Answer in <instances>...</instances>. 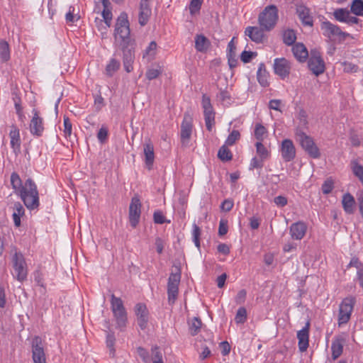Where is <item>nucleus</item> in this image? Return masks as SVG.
Segmentation results:
<instances>
[{"label":"nucleus","instance_id":"50","mask_svg":"<svg viewBox=\"0 0 363 363\" xmlns=\"http://www.w3.org/2000/svg\"><path fill=\"white\" fill-rule=\"evenodd\" d=\"M264 160L262 159L261 157H253L250 164V169H261L263 167V161Z\"/></svg>","mask_w":363,"mask_h":363},{"label":"nucleus","instance_id":"20","mask_svg":"<svg viewBox=\"0 0 363 363\" xmlns=\"http://www.w3.org/2000/svg\"><path fill=\"white\" fill-rule=\"evenodd\" d=\"M281 155L285 162H290L295 158L296 148L291 140L285 139L282 141Z\"/></svg>","mask_w":363,"mask_h":363},{"label":"nucleus","instance_id":"3","mask_svg":"<svg viewBox=\"0 0 363 363\" xmlns=\"http://www.w3.org/2000/svg\"><path fill=\"white\" fill-rule=\"evenodd\" d=\"M278 20V10L275 6H267L258 16V23L267 31L272 30Z\"/></svg>","mask_w":363,"mask_h":363},{"label":"nucleus","instance_id":"6","mask_svg":"<svg viewBox=\"0 0 363 363\" xmlns=\"http://www.w3.org/2000/svg\"><path fill=\"white\" fill-rule=\"evenodd\" d=\"M356 299L354 297L349 296L344 298L339 306L337 323L339 326L346 324L351 318Z\"/></svg>","mask_w":363,"mask_h":363},{"label":"nucleus","instance_id":"18","mask_svg":"<svg viewBox=\"0 0 363 363\" xmlns=\"http://www.w3.org/2000/svg\"><path fill=\"white\" fill-rule=\"evenodd\" d=\"M152 0H140L139 4L138 22L140 26L147 24L152 14L150 2Z\"/></svg>","mask_w":363,"mask_h":363},{"label":"nucleus","instance_id":"32","mask_svg":"<svg viewBox=\"0 0 363 363\" xmlns=\"http://www.w3.org/2000/svg\"><path fill=\"white\" fill-rule=\"evenodd\" d=\"M257 77L259 83L262 86L266 87L269 85L268 72H267L265 66L263 63H261L259 66Z\"/></svg>","mask_w":363,"mask_h":363},{"label":"nucleus","instance_id":"49","mask_svg":"<svg viewBox=\"0 0 363 363\" xmlns=\"http://www.w3.org/2000/svg\"><path fill=\"white\" fill-rule=\"evenodd\" d=\"M240 137V134L238 130H233L231 133L228 135L225 140V144L227 145H233L236 140Z\"/></svg>","mask_w":363,"mask_h":363},{"label":"nucleus","instance_id":"11","mask_svg":"<svg viewBox=\"0 0 363 363\" xmlns=\"http://www.w3.org/2000/svg\"><path fill=\"white\" fill-rule=\"evenodd\" d=\"M193 130V118L191 116L186 113L181 124V143L182 145H188Z\"/></svg>","mask_w":363,"mask_h":363},{"label":"nucleus","instance_id":"35","mask_svg":"<svg viewBox=\"0 0 363 363\" xmlns=\"http://www.w3.org/2000/svg\"><path fill=\"white\" fill-rule=\"evenodd\" d=\"M0 59L4 62L10 59L9 45L4 40H0Z\"/></svg>","mask_w":363,"mask_h":363},{"label":"nucleus","instance_id":"4","mask_svg":"<svg viewBox=\"0 0 363 363\" xmlns=\"http://www.w3.org/2000/svg\"><path fill=\"white\" fill-rule=\"evenodd\" d=\"M111 311L113 314L117 327L123 328L126 326L127 313L121 298L116 297L113 294L111 298Z\"/></svg>","mask_w":363,"mask_h":363},{"label":"nucleus","instance_id":"9","mask_svg":"<svg viewBox=\"0 0 363 363\" xmlns=\"http://www.w3.org/2000/svg\"><path fill=\"white\" fill-rule=\"evenodd\" d=\"M201 104L203 109L206 128L208 131H211L215 124V112L211 105L210 98L206 94H203Z\"/></svg>","mask_w":363,"mask_h":363},{"label":"nucleus","instance_id":"48","mask_svg":"<svg viewBox=\"0 0 363 363\" xmlns=\"http://www.w3.org/2000/svg\"><path fill=\"white\" fill-rule=\"evenodd\" d=\"M200 235H201V230H200L199 227L196 224L194 223L193 225L192 236H193L194 242L198 248L200 247V241H199Z\"/></svg>","mask_w":363,"mask_h":363},{"label":"nucleus","instance_id":"2","mask_svg":"<svg viewBox=\"0 0 363 363\" xmlns=\"http://www.w3.org/2000/svg\"><path fill=\"white\" fill-rule=\"evenodd\" d=\"M116 41L120 44L130 43V28L127 14L123 13L118 18L115 28Z\"/></svg>","mask_w":363,"mask_h":363},{"label":"nucleus","instance_id":"58","mask_svg":"<svg viewBox=\"0 0 363 363\" xmlns=\"http://www.w3.org/2000/svg\"><path fill=\"white\" fill-rule=\"evenodd\" d=\"M352 172L357 177H361L363 176V166L357 162H354L352 165Z\"/></svg>","mask_w":363,"mask_h":363},{"label":"nucleus","instance_id":"1","mask_svg":"<svg viewBox=\"0 0 363 363\" xmlns=\"http://www.w3.org/2000/svg\"><path fill=\"white\" fill-rule=\"evenodd\" d=\"M11 184L14 192L20 196L27 208L33 210L39 206V194L37 186L30 178L23 184L19 175L13 172L11 175Z\"/></svg>","mask_w":363,"mask_h":363},{"label":"nucleus","instance_id":"15","mask_svg":"<svg viewBox=\"0 0 363 363\" xmlns=\"http://www.w3.org/2000/svg\"><path fill=\"white\" fill-rule=\"evenodd\" d=\"M141 203L138 196H134L131 199L129 206V220L133 228H135L139 222L141 213Z\"/></svg>","mask_w":363,"mask_h":363},{"label":"nucleus","instance_id":"33","mask_svg":"<svg viewBox=\"0 0 363 363\" xmlns=\"http://www.w3.org/2000/svg\"><path fill=\"white\" fill-rule=\"evenodd\" d=\"M332 356L333 359L338 358L342 353L343 340L342 338H336L332 342L331 345Z\"/></svg>","mask_w":363,"mask_h":363},{"label":"nucleus","instance_id":"59","mask_svg":"<svg viewBox=\"0 0 363 363\" xmlns=\"http://www.w3.org/2000/svg\"><path fill=\"white\" fill-rule=\"evenodd\" d=\"M233 201L230 199H225L220 205V208L222 211L228 212L230 211L233 207Z\"/></svg>","mask_w":363,"mask_h":363},{"label":"nucleus","instance_id":"7","mask_svg":"<svg viewBox=\"0 0 363 363\" xmlns=\"http://www.w3.org/2000/svg\"><path fill=\"white\" fill-rule=\"evenodd\" d=\"M13 276L19 281L23 282L28 276V266L24 256L21 252H15L12 257Z\"/></svg>","mask_w":363,"mask_h":363},{"label":"nucleus","instance_id":"62","mask_svg":"<svg viewBox=\"0 0 363 363\" xmlns=\"http://www.w3.org/2000/svg\"><path fill=\"white\" fill-rule=\"evenodd\" d=\"M274 203L278 206L283 207L287 204V199L283 196H276L274 199Z\"/></svg>","mask_w":363,"mask_h":363},{"label":"nucleus","instance_id":"14","mask_svg":"<svg viewBox=\"0 0 363 363\" xmlns=\"http://www.w3.org/2000/svg\"><path fill=\"white\" fill-rule=\"evenodd\" d=\"M308 67L316 76L324 72L325 63L318 51H311V57L308 60Z\"/></svg>","mask_w":363,"mask_h":363},{"label":"nucleus","instance_id":"36","mask_svg":"<svg viewBox=\"0 0 363 363\" xmlns=\"http://www.w3.org/2000/svg\"><path fill=\"white\" fill-rule=\"evenodd\" d=\"M350 11L347 9H337L333 12L335 18L342 23H346Z\"/></svg>","mask_w":363,"mask_h":363},{"label":"nucleus","instance_id":"38","mask_svg":"<svg viewBox=\"0 0 363 363\" xmlns=\"http://www.w3.org/2000/svg\"><path fill=\"white\" fill-rule=\"evenodd\" d=\"M218 157L222 161H229L232 159V153L227 147V145L225 144L220 147Z\"/></svg>","mask_w":363,"mask_h":363},{"label":"nucleus","instance_id":"31","mask_svg":"<svg viewBox=\"0 0 363 363\" xmlns=\"http://www.w3.org/2000/svg\"><path fill=\"white\" fill-rule=\"evenodd\" d=\"M121 62L119 60L111 58L105 68V74L109 77H112L120 68Z\"/></svg>","mask_w":363,"mask_h":363},{"label":"nucleus","instance_id":"37","mask_svg":"<svg viewBox=\"0 0 363 363\" xmlns=\"http://www.w3.org/2000/svg\"><path fill=\"white\" fill-rule=\"evenodd\" d=\"M296 40V35L294 30L287 29L283 33V41L287 45H292Z\"/></svg>","mask_w":363,"mask_h":363},{"label":"nucleus","instance_id":"16","mask_svg":"<svg viewBox=\"0 0 363 363\" xmlns=\"http://www.w3.org/2000/svg\"><path fill=\"white\" fill-rule=\"evenodd\" d=\"M266 31L262 26H247L245 30V35L256 43H262L267 38Z\"/></svg>","mask_w":363,"mask_h":363},{"label":"nucleus","instance_id":"54","mask_svg":"<svg viewBox=\"0 0 363 363\" xmlns=\"http://www.w3.org/2000/svg\"><path fill=\"white\" fill-rule=\"evenodd\" d=\"M256 56V53L251 51L244 50L240 55V59L244 63L249 62L253 57Z\"/></svg>","mask_w":363,"mask_h":363},{"label":"nucleus","instance_id":"53","mask_svg":"<svg viewBox=\"0 0 363 363\" xmlns=\"http://www.w3.org/2000/svg\"><path fill=\"white\" fill-rule=\"evenodd\" d=\"M333 182L331 179H327L322 185V191L324 194H330L333 189Z\"/></svg>","mask_w":363,"mask_h":363},{"label":"nucleus","instance_id":"21","mask_svg":"<svg viewBox=\"0 0 363 363\" xmlns=\"http://www.w3.org/2000/svg\"><path fill=\"white\" fill-rule=\"evenodd\" d=\"M138 324L142 330L146 328L148 322V310L145 304L138 303L135 308Z\"/></svg>","mask_w":363,"mask_h":363},{"label":"nucleus","instance_id":"60","mask_svg":"<svg viewBox=\"0 0 363 363\" xmlns=\"http://www.w3.org/2000/svg\"><path fill=\"white\" fill-rule=\"evenodd\" d=\"M246 295L247 292L245 290H240L235 297V302L238 304L243 303L245 302Z\"/></svg>","mask_w":363,"mask_h":363},{"label":"nucleus","instance_id":"63","mask_svg":"<svg viewBox=\"0 0 363 363\" xmlns=\"http://www.w3.org/2000/svg\"><path fill=\"white\" fill-rule=\"evenodd\" d=\"M281 104V100L279 99H272L269 103V107L270 109L280 111L279 106Z\"/></svg>","mask_w":363,"mask_h":363},{"label":"nucleus","instance_id":"22","mask_svg":"<svg viewBox=\"0 0 363 363\" xmlns=\"http://www.w3.org/2000/svg\"><path fill=\"white\" fill-rule=\"evenodd\" d=\"M309 327L310 323L309 322H307L306 325L297 333L298 348L301 352L306 351L308 347Z\"/></svg>","mask_w":363,"mask_h":363},{"label":"nucleus","instance_id":"51","mask_svg":"<svg viewBox=\"0 0 363 363\" xmlns=\"http://www.w3.org/2000/svg\"><path fill=\"white\" fill-rule=\"evenodd\" d=\"M102 16L103 18L104 19L106 24L108 26H110L111 21L112 19V13L109 9V6L104 7V9L102 11Z\"/></svg>","mask_w":363,"mask_h":363},{"label":"nucleus","instance_id":"10","mask_svg":"<svg viewBox=\"0 0 363 363\" xmlns=\"http://www.w3.org/2000/svg\"><path fill=\"white\" fill-rule=\"evenodd\" d=\"M181 274L180 272H172L168 279L167 283V294L168 301L172 304L174 303L177 298L179 291V284L180 282Z\"/></svg>","mask_w":363,"mask_h":363},{"label":"nucleus","instance_id":"24","mask_svg":"<svg viewBox=\"0 0 363 363\" xmlns=\"http://www.w3.org/2000/svg\"><path fill=\"white\" fill-rule=\"evenodd\" d=\"M143 152L145 155V162L149 169L153 165L155 160L154 146L149 140L143 145Z\"/></svg>","mask_w":363,"mask_h":363},{"label":"nucleus","instance_id":"47","mask_svg":"<svg viewBox=\"0 0 363 363\" xmlns=\"http://www.w3.org/2000/svg\"><path fill=\"white\" fill-rule=\"evenodd\" d=\"M203 0H191L189 4V11L191 15L198 13L201 7Z\"/></svg>","mask_w":363,"mask_h":363},{"label":"nucleus","instance_id":"26","mask_svg":"<svg viewBox=\"0 0 363 363\" xmlns=\"http://www.w3.org/2000/svg\"><path fill=\"white\" fill-rule=\"evenodd\" d=\"M234 39L235 38H233V39L228 43V65L230 69H233L237 66L238 60L237 56L235 53L236 46L234 43Z\"/></svg>","mask_w":363,"mask_h":363},{"label":"nucleus","instance_id":"23","mask_svg":"<svg viewBox=\"0 0 363 363\" xmlns=\"http://www.w3.org/2000/svg\"><path fill=\"white\" fill-rule=\"evenodd\" d=\"M306 225L301 221L293 223L290 226V235L295 240H301L306 235Z\"/></svg>","mask_w":363,"mask_h":363},{"label":"nucleus","instance_id":"41","mask_svg":"<svg viewBox=\"0 0 363 363\" xmlns=\"http://www.w3.org/2000/svg\"><path fill=\"white\" fill-rule=\"evenodd\" d=\"M255 136L258 140L257 142H262L267 137V130L261 124H256L255 128Z\"/></svg>","mask_w":363,"mask_h":363},{"label":"nucleus","instance_id":"25","mask_svg":"<svg viewBox=\"0 0 363 363\" xmlns=\"http://www.w3.org/2000/svg\"><path fill=\"white\" fill-rule=\"evenodd\" d=\"M296 13L303 24L309 26H313V18L310 15L309 9L308 8L303 5L298 6L296 8Z\"/></svg>","mask_w":363,"mask_h":363},{"label":"nucleus","instance_id":"19","mask_svg":"<svg viewBox=\"0 0 363 363\" xmlns=\"http://www.w3.org/2000/svg\"><path fill=\"white\" fill-rule=\"evenodd\" d=\"M273 67L274 73L279 75L281 79L286 78L290 73V63L284 57L276 58L274 61Z\"/></svg>","mask_w":363,"mask_h":363},{"label":"nucleus","instance_id":"30","mask_svg":"<svg viewBox=\"0 0 363 363\" xmlns=\"http://www.w3.org/2000/svg\"><path fill=\"white\" fill-rule=\"evenodd\" d=\"M210 45V42L203 35H196L195 37V48L199 52H206Z\"/></svg>","mask_w":363,"mask_h":363},{"label":"nucleus","instance_id":"42","mask_svg":"<svg viewBox=\"0 0 363 363\" xmlns=\"http://www.w3.org/2000/svg\"><path fill=\"white\" fill-rule=\"evenodd\" d=\"M151 355L152 363H164L162 359V353L157 346L152 347Z\"/></svg>","mask_w":363,"mask_h":363},{"label":"nucleus","instance_id":"64","mask_svg":"<svg viewBox=\"0 0 363 363\" xmlns=\"http://www.w3.org/2000/svg\"><path fill=\"white\" fill-rule=\"evenodd\" d=\"M217 249L220 253H222L225 255H227L230 253V247H228V245H226L225 243L219 244L218 245Z\"/></svg>","mask_w":363,"mask_h":363},{"label":"nucleus","instance_id":"52","mask_svg":"<svg viewBox=\"0 0 363 363\" xmlns=\"http://www.w3.org/2000/svg\"><path fill=\"white\" fill-rule=\"evenodd\" d=\"M228 230V220L225 219H220L218 227V235L220 236L225 235Z\"/></svg>","mask_w":363,"mask_h":363},{"label":"nucleus","instance_id":"27","mask_svg":"<svg viewBox=\"0 0 363 363\" xmlns=\"http://www.w3.org/2000/svg\"><path fill=\"white\" fill-rule=\"evenodd\" d=\"M342 204L344 211L347 213L352 214L354 212L355 200L350 194L347 193L343 195Z\"/></svg>","mask_w":363,"mask_h":363},{"label":"nucleus","instance_id":"12","mask_svg":"<svg viewBox=\"0 0 363 363\" xmlns=\"http://www.w3.org/2000/svg\"><path fill=\"white\" fill-rule=\"evenodd\" d=\"M32 357L34 363H46L45 354L42 339L35 336L31 342Z\"/></svg>","mask_w":363,"mask_h":363},{"label":"nucleus","instance_id":"57","mask_svg":"<svg viewBox=\"0 0 363 363\" xmlns=\"http://www.w3.org/2000/svg\"><path fill=\"white\" fill-rule=\"evenodd\" d=\"M342 65L343 69L346 72H357L358 70V66L351 62H345Z\"/></svg>","mask_w":363,"mask_h":363},{"label":"nucleus","instance_id":"39","mask_svg":"<svg viewBox=\"0 0 363 363\" xmlns=\"http://www.w3.org/2000/svg\"><path fill=\"white\" fill-rule=\"evenodd\" d=\"M351 12L356 16H363V1L354 0L351 5Z\"/></svg>","mask_w":363,"mask_h":363},{"label":"nucleus","instance_id":"17","mask_svg":"<svg viewBox=\"0 0 363 363\" xmlns=\"http://www.w3.org/2000/svg\"><path fill=\"white\" fill-rule=\"evenodd\" d=\"M33 117L30 123V131L35 136L42 135L44 131L43 119L39 115V111L33 108L32 111Z\"/></svg>","mask_w":363,"mask_h":363},{"label":"nucleus","instance_id":"5","mask_svg":"<svg viewBox=\"0 0 363 363\" xmlns=\"http://www.w3.org/2000/svg\"><path fill=\"white\" fill-rule=\"evenodd\" d=\"M323 34L332 41L342 42L350 34L341 30L340 28L330 21H323L320 25Z\"/></svg>","mask_w":363,"mask_h":363},{"label":"nucleus","instance_id":"44","mask_svg":"<svg viewBox=\"0 0 363 363\" xmlns=\"http://www.w3.org/2000/svg\"><path fill=\"white\" fill-rule=\"evenodd\" d=\"M350 264L355 265L357 268V279L359 285L363 288V265L361 263H359L357 259H352L350 262Z\"/></svg>","mask_w":363,"mask_h":363},{"label":"nucleus","instance_id":"45","mask_svg":"<svg viewBox=\"0 0 363 363\" xmlns=\"http://www.w3.org/2000/svg\"><path fill=\"white\" fill-rule=\"evenodd\" d=\"M247 319V311L245 308H240L235 317V321L236 323H243L246 321Z\"/></svg>","mask_w":363,"mask_h":363},{"label":"nucleus","instance_id":"34","mask_svg":"<svg viewBox=\"0 0 363 363\" xmlns=\"http://www.w3.org/2000/svg\"><path fill=\"white\" fill-rule=\"evenodd\" d=\"M157 52V43L155 41L150 42L148 47L144 50L143 58L147 62L152 60Z\"/></svg>","mask_w":363,"mask_h":363},{"label":"nucleus","instance_id":"13","mask_svg":"<svg viewBox=\"0 0 363 363\" xmlns=\"http://www.w3.org/2000/svg\"><path fill=\"white\" fill-rule=\"evenodd\" d=\"M119 46L123 50V66L127 72L133 70L132 64L135 59L134 46L132 42L126 44H120Z\"/></svg>","mask_w":363,"mask_h":363},{"label":"nucleus","instance_id":"28","mask_svg":"<svg viewBox=\"0 0 363 363\" xmlns=\"http://www.w3.org/2000/svg\"><path fill=\"white\" fill-rule=\"evenodd\" d=\"M9 137L11 139V146L13 148L14 152H19L21 147V140L19 130L16 127L13 126L9 133Z\"/></svg>","mask_w":363,"mask_h":363},{"label":"nucleus","instance_id":"46","mask_svg":"<svg viewBox=\"0 0 363 363\" xmlns=\"http://www.w3.org/2000/svg\"><path fill=\"white\" fill-rule=\"evenodd\" d=\"M63 125H64L63 132H64V135H65V138L71 140L72 128V123H71L69 118L64 117Z\"/></svg>","mask_w":363,"mask_h":363},{"label":"nucleus","instance_id":"61","mask_svg":"<svg viewBox=\"0 0 363 363\" xmlns=\"http://www.w3.org/2000/svg\"><path fill=\"white\" fill-rule=\"evenodd\" d=\"M13 213H16L21 216H23L25 213V210L23 206L19 202H16L13 206Z\"/></svg>","mask_w":363,"mask_h":363},{"label":"nucleus","instance_id":"43","mask_svg":"<svg viewBox=\"0 0 363 363\" xmlns=\"http://www.w3.org/2000/svg\"><path fill=\"white\" fill-rule=\"evenodd\" d=\"M255 146L257 155L258 157L266 160L269 155V152L267 150V149L264 146L262 142H257Z\"/></svg>","mask_w":363,"mask_h":363},{"label":"nucleus","instance_id":"29","mask_svg":"<svg viewBox=\"0 0 363 363\" xmlns=\"http://www.w3.org/2000/svg\"><path fill=\"white\" fill-rule=\"evenodd\" d=\"M292 51L295 57L301 62L304 61L308 55L306 48L302 43L295 44L292 48Z\"/></svg>","mask_w":363,"mask_h":363},{"label":"nucleus","instance_id":"8","mask_svg":"<svg viewBox=\"0 0 363 363\" xmlns=\"http://www.w3.org/2000/svg\"><path fill=\"white\" fill-rule=\"evenodd\" d=\"M297 140L300 143L303 149L313 158H318L320 152L318 147L315 144L313 138L305 133L297 130L296 133Z\"/></svg>","mask_w":363,"mask_h":363},{"label":"nucleus","instance_id":"55","mask_svg":"<svg viewBox=\"0 0 363 363\" xmlns=\"http://www.w3.org/2000/svg\"><path fill=\"white\" fill-rule=\"evenodd\" d=\"M138 355L142 358L145 363L150 362L149 352L143 347H139L137 349Z\"/></svg>","mask_w":363,"mask_h":363},{"label":"nucleus","instance_id":"40","mask_svg":"<svg viewBox=\"0 0 363 363\" xmlns=\"http://www.w3.org/2000/svg\"><path fill=\"white\" fill-rule=\"evenodd\" d=\"M202 323L198 318H194L189 323V330L191 335H196L201 327Z\"/></svg>","mask_w":363,"mask_h":363},{"label":"nucleus","instance_id":"56","mask_svg":"<svg viewBox=\"0 0 363 363\" xmlns=\"http://www.w3.org/2000/svg\"><path fill=\"white\" fill-rule=\"evenodd\" d=\"M161 74V70L160 69H149L146 72V77L149 80H152L156 79Z\"/></svg>","mask_w":363,"mask_h":363}]
</instances>
